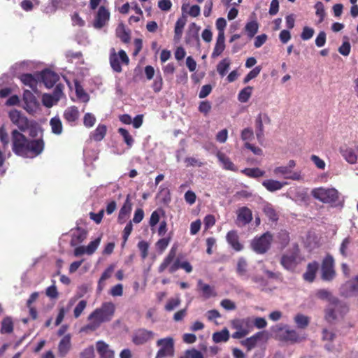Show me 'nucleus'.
<instances>
[{
  "label": "nucleus",
  "mask_w": 358,
  "mask_h": 358,
  "mask_svg": "<svg viewBox=\"0 0 358 358\" xmlns=\"http://www.w3.org/2000/svg\"><path fill=\"white\" fill-rule=\"evenodd\" d=\"M241 138L245 143L252 141L254 138L253 130L249 127L244 129L241 131Z\"/></svg>",
  "instance_id": "nucleus-54"
},
{
  "label": "nucleus",
  "mask_w": 358,
  "mask_h": 358,
  "mask_svg": "<svg viewBox=\"0 0 358 358\" xmlns=\"http://www.w3.org/2000/svg\"><path fill=\"white\" fill-rule=\"evenodd\" d=\"M247 267L248 264L246 260L241 257L239 258L237 263L236 271L241 276H246L247 275Z\"/></svg>",
  "instance_id": "nucleus-44"
},
{
  "label": "nucleus",
  "mask_w": 358,
  "mask_h": 358,
  "mask_svg": "<svg viewBox=\"0 0 358 358\" xmlns=\"http://www.w3.org/2000/svg\"><path fill=\"white\" fill-rule=\"evenodd\" d=\"M107 127L105 124H99L96 129L91 134V138L95 141H101L106 136Z\"/></svg>",
  "instance_id": "nucleus-29"
},
{
  "label": "nucleus",
  "mask_w": 358,
  "mask_h": 358,
  "mask_svg": "<svg viewBox=\"0 0 358 358\" xmlns=\"http://www.w3.org/2000/svg\"><path fill=\"white\" fill-rule=\"evenodd\" d=\"M252 220V213L248 207H241L237 210V221L245 226L249 224Z\"/></svg>",
  "instance_id": "nucleus-20"
},
{
  "label": "nucleus",
  "mask_w": 358,
  "mask_h": 358,
  "mask_svg": "<svg viewBox=\"0 0 358 358\" xmlns=\"http://www.w3.org/2000/svg\"><path fill=\"white\" fill-rule=\"evenodd\" d=\"M212 338L215 343L227 342L229 339V331L225 328L220 331L215 332Z\"/></svg>",
  "instance_id": "nucleus-33"
},
{
  "label": "nucleus",
  "mask_w": 358,
  "mask_h": 358,
  "mask_svg": "<svg viewBox=\"0 0 358 358\" xmlns=\"http://www.w3.org/2000/svg\"><path fill=\"white\" fill-rule=\"evenodd\" d=\"M259 29V24L256 20L248 22L244 28L245 33L250 38H252L257 33Z\"/></svg>",
  "instance_id": "nucleus-34"
},
{
  "label": "nucleus",
  "mask_w": 358,
  "mask_h": 358,
  "mask_svg": "<svg viewBox=\"0 0 358 358\" xmlns=\"http://www.w3.org/2000/svg\"><path fill=\"white\" fill-rule=\"evenodd\" d=\"M226 240L228 244L236 252L241 251L243 249V245L239 241V236L237 231L231 230L226 236Z\"/></svg>",
  "instance_id": "nucleus-18"
},
{
  "label": "nucleus",
  "mask_w": 358,
  "mask_h": 358,
  "mask_svg": "<svg viewBox=\"0 0 358 358\" xmlns=\"http://www.w3.org/2000/svg\"><path fill=\"white\" fill-rule=\"evenodd\" d=\"M101 242V237H98L94 241H91L87 246L85 248L86 249V253L87 255H92L93 254L96 250L97 249L98 246L99 245Z\"/></svg>",
  "instance_id": "nucleus-52"
},
{
  "label": "nucleus",
  "mask_w": 358,
  "mask_h": 358,
  "mask_svg": "<svg viewBox=\"0 0 358 358\" xmlns=\"http://www.w3.org/2000/svg\"><path fill=\"white\" fill-rule=\"evenodd\" d=\"M80 358H94V348L90 345L84 349L80 354Z\"/></svg>",
  "instance_id": "nucleus-63"
},
{
  "label": "nucleus",
  "mask_w": 358,
  "mask_h": 358,
  "mask_svg": "<svg viewBox=\"0 0 358 358\" xmlns=\"http://www.w3.org/2000/svg\"><path fill=\"white\" fill-rule=\"evenodd\" d=\"M216 28L218 30V35L221 34V36H224V29L227 26V21L223 17H220L216 20L215 22Z\"/></svg>",
  "instance_id": "nucleus-59"
},
{
  "label": "nucleus",
  "mask_w": 358,
  "mask_h": 358,
  "mask_svg": "<svg viewBox=\"0 0 358 358\" xmlns=\"http://www.w3.org/2000/svg\"><path fill=\"white\" fill-rule=\"evenodd\" d=\"M71 335H65L58 344V355L63 358L69 353L71 348Z\"/></svg>",
  "instance_id": "nucleus-21"
},
{
  "label": "nucleus",
  "mask_w": 358,
  "mask_h": 358,
  "mask_svg": "<svg viewBox=\"0 0 358 358\" xmlns=\"http://www.w3.org/2000/svg\"><path fill=\"white\" fill-rule=\"evenodd\" d=\"M287 185L286 182H280L273 179L265 180L262 182V185L271 192H273L281 189L285 185Z\"/></svg>",
  "instance_id": "nucleus-24"
},
{
  "label": "nucleus",
  "mask_w": 358,
  "mask_h": 358,
  "mask_svg": "<svg viewBox=\"0 0 358 358\" xmlns=\"http://www.w3.org/2000/svg\"><path fill=\"white\" fill-rule=\"evenodd\" d=\"M157 345L159 348L155 358H164L174 355V341L173 338L166 337L159 339Z\"/></svg>",
  "instance_id": "nucleus-8"
},
{
  "label": "nucleus",
  "mask_w": 358,
  "mask_h": 358,
  "mask_svg": "<svg viewBox=\"0 0 358 358\" xmlns=\"http://www.w3.org/2000/svg\"><path fill=\"white\" fill-rule=\"evenodd\" d=\"M318 297L329 301L324 315L326 321L329 323H333L342 318L348 311L346 303L332 296L331 292H319Z\"/></svg>",
  "instance_id": "nucleus-2"
},
{
  "label": "nucleus",
  "mask_w": 358,
  "mask_h": 358,
  "mask_svg": "<svg viewBox=\"0 0 358 358\" xmlns=\"http://www.w3.org/2000/svg\"><path fill=\"white\" fill-rule=\"evenodd\" d=\"M153 336L154 333L152 331L139 329L134 334L132 341L135 345H143L150 341Z\"/></svg>",
  "instance_id": "nucleus-14"
},
{
  "label": "nucleus",
  "mask_w": 358,
  "mask_h": 358,
  "mask_svg": "<svg viewBox=\"0 0 358 358\" xmlns=\"http://www.w3.org/2000/svg\"><path fill=\"white\" fill-rule=\"evenodd\" d=\"M251 322L252 321L250 317L236 319L232 321V327L236 331H243L248 335L250 331L249 328L251 326Z\"/></svg>",
  "instance_id": "nucleus-22"
},
{
  "label": "nucleus",
  "mask_w": 358,
  "mask_h": 358,
  "mask_svg": "<svg viewBox=\"0 0 358 358\" xmlns=\"http://www.w3.org/2000/svg\"><path fill=\"white\" fill-rule=\"evenodd\" d=\"M298 252H292L291 253L283 254L281 256L280 263L286 270L294 272L298 265Z\"/></svg>",
  "instance_id": "nucleus-12"
},
{
  "label": "nucleus",
  "mask_w": 358,
  "mask_h": 358,
  "mask_svg": "<svg viewBox=\"0 0 358 358\" xmlns=\"http://www.w3.org/2000/svg\"><path fill=\"white\" fill-rule=\"evenodd\" d=\"M138 248L141 252V257L145 259L148 255V243L145 241H141L138 243Z\"/></svg>",
  "instance_id": "nucleus-58"
},
{
  "label": "nucleus",
  "mask_w": 358,
  "mask_h": 358,
  "mask_svg": "<svg viewBox=\"0 0 358 358\" xmlns=\"http://www.w3.org/2000/svg\"><path fill=\"white\" fill-rule=\"evenodd\" d=\"M109 61L113 70L117 73H120L122 71L120 61L122 64L127 65L129 62V59L124 50H120L118 54H117L115 49L112 48Z\"/></svg>",
  "instance_id": "nucleus-9"
},
{
  "label": "nucleus",
  "mask_w": 358,
  "mask_h": 358,
  "mask_svg": "<svg viewBox=\"0 0 358 358\" xmlns=\"http://www.w3.org/2000/svg\"><path fill=\"white\" fill-rule=\"evenodd\" d=\"M336 276L334 257L327 254L322 262L321 278L324 281H331Z\"/></svg>",
  "instance_id": "nucleus-7"
},
{
  "label": "nucleus",
  "mask_w": 358,
  "mask_h": 358,
  "mask_svg": "<svg viewBox=\"0 0 358 358\" xmlns=\"http://www.w3.org/2000/svg\"><path fill=\"white\" fill-rule=\"evenodd\" d=\"M23 101L24 103V108L29 114H34L39 109V101L29 90H24Z\"/></svg>",
  "instance_id": "nucleus-10"
},
{
  "label": "nucleus",
  "mask_w": 358,
  "mask_h": 358,
  "mask_svg": "<svg viewBox=\"0 0 358 358\" xmlns=\"http://www.w3.org/2000/svg\"><path fill=\"white\" fill-rule=\"evenodd\" d=\"M163 87V79L160 73H158L155 76L152 87L155 93L159 92Z\"/></svg>",
  "instance_id": "nucleus-48"
},
{
  "label": "nucleus",
  "mask_w": 358,
  "mask_h": 358,
  "mask_svg": "<svg viewBox=\"0 0 358 358\" xmlns=\"http://www.w3.org/2000/svg\"><path fill=\"white\" fill-rule=\"evenodd\" d=\"M38 75L40 81L43 83L47 88L52 87L59 79L57 73L48 69L38 73Z\"/></svg>",
  "instance_id": "nucleus-13"
},
{
  "label": "nucleus",
  "mask_w": 358,
  "mask_h": 358,
  "mask_svg": "<svg viewBox=\"0 0 358 358\" xmlns=\"http://www.w3.org/2000/svg\"><path fill=\"white\" fill-rule=\"evenodd\" d=\"M115 310V305L110 302L103 303L100 308L95 309L89 316V324L86 329L95 330L103 323L112 320Z\"/></svg>",
  "instance_id": "nucleus-3"
},
{
  "label": "nucleus",
  "mask_w": 358,
  "mask_h": 358,
  "mask_svg": "<svg viewBox=\"0 0 358 358\" xmlns=\"http://www.w3.org/2000/svg\"><path fill=\"white\" fill-rule=\"evenodd\" d=\"M262 70V67L258 66H256L255 67L252 71H250L247 75L244 78V80H243V83H248L250 80L256 78L260 73Z\"/></svg>",
  "instance_id": "nucleus-60"
},
{
  "label": "nucleus",
  "mask_w": 358,
  "mask_h": 358,
  "mask_svg": "<svg viewBox=\"0 0 358 358\" xmlns=\"http://www.w3.org/2000/svg\"><path fill=\"white\" fill-rule=\"evenodd\" d=\"M275 238H276L277 242L279 243L282 245V248L286 247L290 241L289 234L285 229L280 230L277 233Z\"/></svg>",
  "instance_id": "nucleus-35"
},
{
  "label": "nucleus",
  "mask_w": 358,
  "mask_h": 358,
  "mask_svg": "<svg viewBox=\"0 0 358 358\" xmlns=\"http://www.w3.org/2000/svg\"><path fill=\"white\" fill-rule=\"evenodd\" d=\"M13 152L20 157H34L40 155L44 149L42 139L31 140L17 129L11 132Z\"/></svg>",
  "instance_id": "nucleus-1"
},
{
  "label": "nucleus",
  "mask_w": 358,
  "mask_h": 358,
  "mask_svg": "<svg viewBox=\"0 0 358 358\" xmlns=\"http://www.w3.org/2000/svg\"><path fill=\"white\" fill-rule=\"evenodd\" d=\"M266 216L272 222H276L278 220V215L275 210L272 207L267 206L264 208Z\"/></svg>",
  "instance_id": "nucleus-49"
},
{
  "label": "nucleus",
  "mask_w": 358,
  "mask_h": 358,
  "mask_svg": "<svg viewBox=\"0 0 358 358\" xmlns=\"http://www.w3.org/2000/svg\"><path fill=\"white\" fill-rule=\"evenodd\" d=\"M96 122V117L94 115L90 113H87L84 115L83 118V124L84 125L87 127L90 128L92 127Z\"/></svg>",
  "instance_id": "nucleus-57"
},
{
  "label": "nucleus",
  "mask_w": 358,
  "mask_h": 358,
  "mask_svg": "<svg viewBox=\"0 0 358 358\" xmlns=\"http://www.w3.org/2000/svg\"><path fill=\"white\" fill-rule=\"evenodd\" d=\"M177 247L173 246L166 257L158 267L159 273L164 272L169 267V272L173 273L179 268L184 269L187 273L192 271V266L188 262H180L178 258L176 259Z\"/></svg>",
  "instance_id": "nucleus-4"
},
{
  "label": "nucleus",
  "mask_w": 358,
  "mask_h": 358,
  "mask_svg": "<svg viewBox=\"0 0 358 358\" xmlns=\"http://www.w3.org/2000/svg\"><path fill=\"white\" fill-rule=\"evenodd\" d=\"M131 210H132V203L131 202L130 195L128 194L127 196L124 203L123 206H122V208H120L119 213L128 217L129 215V214L131 213Z\"/></svg>",
  "instance_id": "nucleus-45"
},
{
  "label": "nucleus",
  "mask_w": 358,
  "mask_h": 358,
  "mask_svg": "<svg viewBox=\"0 0 358 358\" xmlns=\"http://www.w3.org/2000/svg\"><path fill=\"white\" fill-rule=\"evenodd\" d=\"M116 36L124 43H128L131 39L129 31L126 30L122 23L117 26L116 29Z\"/></svg>",
  "instance_id": "nucleus-30"
},
{
  "label": "nucleus",
  "mask_w": 358,
  "mask_h": 358,
  "mask_svg": "<svg viewBox=\"0 0 358 358\" xmlns=\"http://www.w3.org/2000/svg\"><path fill=\"white\" fill-rule=\"evenodd\" d=\"M272 241V234L267 231L255 237L251 242V248L256 253L263 255L270 249Z\"/></svg>",
  "instance_id": "nucleus-6"
},
{
  "label": "nucleus",
  "mask_w": 358,
  "mask_h": 358,
  "mask_svg": "<svg viewBox=\"0 0 358 358\" xmlns=\"http://www.w3.org/2000/svg\"><path fill=\"white\" fill-rule=\"evenodd\" d=\"M273 172L275 175H282L285 179L296 180L299 178L297 173H294L293 176H290L292 171L287 166H278L274 169Z\"/></svg>",
  "instance_id": "nucleus-28"
},
{
  "label": "nucleus",
  "mask_w": 358,
  "mask_h": 358,
  "mask_svg": "<svg viewBox=\"0 0 358 358\" xmlns=\"http://www.w3.org/2000/svg\"><path fill=\"white\" fill-rule=\"evenodd\" d=\"M180 304V299L178 297H175L169 299L165 305V310L171 312L175 310Z\"/></svg>",
  "instance_id": "nucleus-50"
},
{
  "label": "nucleus",
  "mask_w": 358,
  "mask_h": 358,
  "mask_svg": "<svg viewBox=\"0 0 358 358\" xmlns=\"http://www.w3.org/2000/svg\"><path fill=\"white\" fill-rule=\"evenodd\" d=\"M244 175L252 178H258L265 175V171L259 168H245L241 171Z\"/></svg>",
  "instance_id": "nucleus-32"
},
{
  "label": "nucleus",
  "mask_w": 358,
  "mask_h": 358,
  "mask_svg": "<svg viewBox=\"0 0 358 358\" xmlns=\"http://www.w3.org/2000/svg\"><path fill=\"white\" fill-rule=\"evenodd\" d=\"M262 115L259 113L255 120L256 136L257 140L261 142L264 136V130L263 124Z\"/></svg>",
  "instance_id": "nucleus-31"
},
{
  "label": "nucleus",
  "mask_w": 358,
  "mask_h": 358,
  "mask_svg": "<svg viewBox=\"0 0 358 358\" xmlns=\"http://www.w3.org/2000/svg\"><path fill=\"white\" fill-rule=\"evenodd\" d=\"M263 272H264V275H266V277L268 279H272V280H275L276 281H280V282H282L283 280L282 275L279 271L273 272V271H271L267 269H264Z\"/></svg>",
  "instance_id": "nucleus-51"
},
{
  "label": "nucleus",
  "mask_w": 358,
  "mask_h": 358,
  "mask_svg": "<svg viewBox=\"0 0 358 358\" xmlns=\"http://www.w3.org/2000/svg\"><path fill=\"white\" fill-rule=\"evenodd\" d=\"M118 133L122 136L124 141L129 147H131L133 145L134 138L126 129L119 128Z\"/></svg>",
  "instance_id": "nucleus-47"
},
{
  "label": "nucleus",
  "mask_w": 358,
  "mask_h": 358,
  "mask_svg": "<svg viewBox=\"0 0 358 358\" xmlns=\"http://www.w3.org/2000/svg\"><path fill=\"white\" fill-rule=\"evenodd\" d=\"M9 118L21 131H25L29 127V122L27 117L23 115L21 112L17 110H13L10 111Z\"/></svg>",
  "instance_id": "nucleus-11"
},
{
  "label": "nucleus",
  "mask_w": 358,
  "mask_h": 358,
  "mask_svg": "<svg viewBox=\"0 0 358 358\" xmlns=\"http://www.w3.org/2000/svg\"><path fill=\"white\" fill-rule=\"evenodd\" d=\"M0 141L3 148L7 147L9 143V136L3 125L0 127Z\"/></svg>",
  "instance_id": "nucleus-55"
},
{
  "label": "nucleus",
  "mask_w": 358,
  "mask_h": 358,
  "mask_svg": "<svg viewBox=\"0 0 358 358\" xmlns=\"http://www.w3.org/2000/svg\"><path fill=\"white\" fill-rule=\"evenodd\" d=\"M109 11L104 6L99 7L94 22V27L96 29L102 28L109 20Z\"/></svg>",
  "instance_id": "nucleus-15"
},
{
  "label": "nucleus",
  "mask_w": 358,
  "mask_h": 358,
  "mask_svg": "<svg viewBox=\"0 0 358 358\" xmlns=\"http://www.w3.org/2000/svg\"><path fill=\"white\" fill-rule=\"evenodd\" d=\"M319 269V263L317 261H313L307 264L306 270L303 274V279L308 282H313L316 277Z\"/></svg>",
  "instance_id": "nucleus-17"
},
{
  "label": "nucleus",
  "mask_w": 358,
  "mask_h": 358,
  "mask_svg": "<svg viewBox=\"0 0 358 358\" xmlns=\"http://www.w3.org/2000/svg\"><path fill=\"white\" fill-rule=\"evenodd\" d=\"M115 266L113 265H110L102 273L98 285V290L101 291L103 289V283L105 280L110 278L113 271H114Z\"/></svg>",
  "instance_id": "nucleus-38"
},
{
  "label": "nucleus",
  "mask_w": 358,
  "mask_h": 358,
  "mask_svg": "<svg viewBox=\"0 0 358 358\" xmlns=\"http://www.w3.org/2000/svg\"><path fill=\"white\" fill-rule=\"evenodd\" d=\"M315 8L316 10V15L320 17V22H322L325 16V10L323 3L321 1L317 2L315 5Z\"/></svg>",
  "instance_id": "nucleus-62"
},
{
  "label": "nucleus",
  "mask_w": 358,
  "mask_h": 358,
  "mask_svg": "<svg viewBox=\"0 0 358 358\" xmlns=\"http://www.w3.org/2000/svg\"><path fill=\"white\" fill-rule=\"evenodd\" d=\"M79 116H80L79 110H78V108L75 106L68 107L64 110V114H63L64 119L71 126H74L76 124V122L78 120Z\"/></svg>",
  "instance_id": "nucleus-19"
},
{
  "label": "nucleus",
  "mask_w": 358,
  "mask_h": 358,
  "mask_svg": "<svg viewBox=\"0 0 358 358\" xmlns=\"http://www.w3.org/2000/svg\"><path fill=\"white\" fill-rule=\"evenodd\" d=\"M13 331V324L10 317H6L1 322V334H10Z\"/></svg>",
  "instance_id": "nucleus-41"
},
{
  "label": "nucleus",
  "mask_w": 358,
  "mask_h": 358,
  "mask_svg": "<svg viewBox=\"0 0 358 358\" xmlns=\"http://www.w3.org/2000/svg\"><path fill=\"white\" fill-rule=\"evenodd\" d=\"M350 291H358V274L346 283Z\"/></svg>",
  "instance_id": "nucleus-64"
},
{
  "label": "nucleus",
  "mask_w": 358,
  "mask_h": 358,
  "mask_svg": "<svg viewBox=\"0 0 358 358\" xmlns=\"http://www.w3.org/2000/svg\"><path fill=\"white\" fill-rule=\"evenodd\" d=\"M263 334L262 332H257L253 336L247 338L246 339L241 341V345L245 346L248 351L253 349L259 341L262 338Z\"/></svg>",
  "instance_id": "nucleus-26"
},
{
  "label": "nucleus",
  "mask_w": 358,
  "mask_h": 358,
  "mask_svg": "<svg viewBox=\"0 0 358 358\" xmlns=\"http://www.w3.org/2000/svg\"><path fill=\"white\" fill-rule=\"evenodd\" d=\"M252 87L247 86L240 91L238 95V99L241 103L247 102L251 96L252 92Z\"/></svg>",
  "instance_id": "nucleus-42"
},
{
  "label": "nucleus",
  "mask_w": 358,
  "mask_h": 358,
  "mask_svg": "<svg viewBox=\"0 0 358 358\" xmlns=\"http://www.w3.org/2000/svg\"><path fill=\"white\" fill-rule=\"evenodd\" d=\"M38 77V73H23L20 76V79L24 85L29 87L33 91L36 92L38 83L40 81Z\"/></svg>",
  "instance_id": "nucleus-16"
},
{
  "label": "nucleus",
  "mask_w": 358,
  "mask_h": 358,
  "mask_svg": "<svg viewBox=\"0 0 358 358\" xmlns=\"http://www.w3.org/2000/svg\"><path fill=\"white\" fill-rule=\"evenodd\" d=\"M340 152L343 158L350 164H354L357 161V155L352 148L347 146L340 148Z\"/></svg>",
  "instance_id": "nucleus-25"
},
{
  "label": "nucleus",
  "mask_w": 358,
  "mask_h": 358,
  "mask_svg": "<svg viewBox=\"0 0 358 358\" xmlns=\"http://www.w3.org/2000/svg\"><path fill=\"white\" fill-rule=\"evenodd\" d=\"M185 24V21L183 19L180 18L176 21L175 25V38L179 39L181 37Z\"/></svg>",
  "instance_id": "nucleus-53"
},
{
  "label": "nucleus",
  "mask_w": 358,
  "mask_h": 358,
  "mask_svg": "<svg viewBox=\"0 0 358 358\" xmlns=\"http://www.w3.org/2000/svg\"><path fill=\"white\" fill-rule=\"evenodd\" d=\"M225 37L217 35L215 45L212 52L211 57L213 58L220 56L225 49Z\"/></svg>",
  "instance_id": "nucleus-27"
},
{
  "label": "nucleus",
  "mask_w": 358,
  "mask_h": 358,
  "mask_svg": "<svg viewBox=\"0 0 358 358\" xmlns=\"http://www.w3.org/2000/svg\"><path fill=\"white\" fill-rule=\"evenodd\" d=\"M294 320L297 327L300 329L306 328L310 322V318L303 314H297Z\"/></svg>",
  "instance_id": "nucleus-39"
},
{
  "label": "nucleus",
  "mask_w": 358,
  "mask_h": 358,
  "mask_svg": "<svg viewBox=\"0 0 358 358\" xmlns=\"http://www.w3.org/2000/svg\"><path fill=\"white\" fill-rule=\"evenodd\" d=\"M315 33V31L313 28L309 27H304L301 34V38L303 41H307L310 39Z\"/></svg>",
  "instance_id": "nucleus-61"
},
{
  "label": "nucleus",
  "mask_w": 358,
  "mask_h": 358,
  "mask_svg": "<svg viewBox=\"0 0 358 358\" xmlns=\"http://www.w3.org/2000/svg\"><path fill=\"white\" fill-rule=\"evenodd\" d=\"M311 195L315 199L324 203L336 205L339 199V192L335 188H315L311 192Z\"/></svg>",
  "instance_id": "nucleus-5"
},
{
  "label": "nucleus",
  "mask_w": 358,
  "mask_h": 358,
  "mask_svg": "<svg viewBox=\"0 0 358 358\" xmlns=\"http://www.w3.org/2000/svg\"><path fill=\"white\" fill-rule=\"evenodd\" d=\"M50 125L51 127L52 132L53 134L59 135L62 133V123L60 118L58 116H55L51 118L50 121Z\"/></svg>",
  "instance_id": "nucleus-36"
},
{
  "label": "nucleus",
  "mask_w": 358,
  "mask_h": 358,
  "mask_svg": "<svg viewBox=\"0 0 358 358\" xmlns=\"http://www.w3.org/2000/svg\"><path fill=\"white\" fill-rule=\"evenodd\" d=\"M219 160L222 163L224 169L232 171H236L237 169L234 164L223 153H219L217 155Z\"/></svg>",
  "instance_id": "nucleus-37"
},
{
  "label": "nucleus",
  "mask_w": 358,
  "mask_h": 358,
  "mask_svg": "<svg viewBox=\"0 0 358 358\" xmlns=\"http://www.w3.org/2000/svg\"><path fill=\"white\" fill-rule=\"evenodd\" d=\"M96 346L101 358H114V351L105 342L99 341L96 342Z\"/></svg>",
  "instance_id": "nucleus-23"
},
{
  "label": "nucleus",
  "mask_w": 358,
  "mask_h": 358,
  "mask_svg": "<svg viewBox=\"0 0 358 358\" xmlns=\"http://www.w3.org/2000/svg\"><path fill=\"white\" fill-rule=\"evenodd\" d=\"M230 66V60L229 58H224L219 62L217 66V71L222 76H224L228 71Z\"/></svg>",
  "instance_id": "nucleus-40"
},
{
  "label": "nucleus",
  "mask_w": 358,
  "mask_h": 358,
  "mask_svg": "<svg viewBox=\"0 0 358 358\" xmlns=\"http://www.w3.org/2000/svg\"><path fill=\"white\" fill-rule=\"evenodd\" d=\"M87 233L84 230L78 229L76 232H74L72 236L71 243H79L83 242L86 238Z\"/></svg>",
  "instance_id": "nucleus-46"
},
{
  "label": "nucleus",
  "mask_w": 358,
  "mask_h": 358,
  "mask_svg": "<svg viewBox=\"0 0 358 358\" xmlns=\"http://www.w3.org/2000/svg\"><path fill=\"white\" fill-rule=\"evenodd\" d=\"M352 243V238L350 236L345 238L340 245L339 252L343 257H347L350 244Z\"/></svg>",
  "instance_id": "nucleus-43"
},
{
  "label": "nucleus",
  "mask_w": 358,
  "mask_h": 358,
  "mask_svg": "<svg viewBox=\"0 0 358 358\" xmlns=\"http://www.w3.org/2000/svg\"><path fill=\"white\" fill-rule=\"evenodd\" d=\"M132 230H133L132 221H129L125 226L124 231H123V235H122L123 243L122 244V247H124V245L126 244V243L128 240V238H129V235L131 234Z\"/></svg>",
  "instance_id": "nucleus-56"
}]
</instances>
